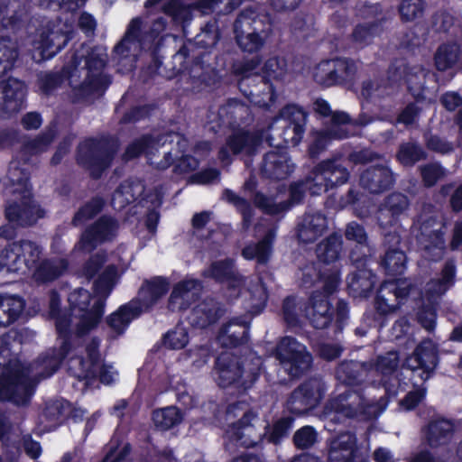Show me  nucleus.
Listing matches in <instances>:
<instances>
[{
    "label": "nucleus",
    "instance_id": "9",
    "mask_svg": "<svg viewBox=\"0 0 462 462\" xmlns=\"http://www.w3.org/2000/svg\"><path fill=\"white\" fill-rule=\"evenodd\" d=\"M56 329L61 344L59 351L52 350L51 354L40 356L33 364L25 365L23 363V372L19 374L27 375L35 369H41L35 375H52L58 371L63 358L69 353L71 349L70 338L72 330L69 329V319L65 315L57 319Z\"/></svg>",
    "mask_w": 462,
    "mask_h": 462
},
{
    "label": "nucleus",
    "instance_id": "29",
    "mask_svg": "<svg viewBox=\"0 0 462 462\" xmlns=\"http://www.w3.org/2000/svg\"><path fill=\"white\" fill-rule=\"evenodd\" d=\"M437 354L430 340L421 342L411 356H408L402 365L411 372L421 370V374L433 372L437 365Z\"/></svg>",
    "mask_w": 462,
    "mask_h": 462
},
{
    "label": "nucleus",
    "instance_id": "64",
    "mask_svg": "<svg viewBox=\"0 0 462 462\" xmlns=\"http://www.w3.org/2000/svg\"><path fill=\"white\" fill-rule=\"evenodd\" d=\"M15 246H17L16 242L8 245L0 252V271L3 269L11 273L23 271L22 258Z\"/></svg>",
    "mask_w": 462,
    "mask_h": 462
},
{
    "label": "nucleus",
    "instance_id": "7",
    "mask_svg": "<svg viewBox=\"0 0 462 462\" xmlns=\"http://www.w3.org/2000/svg\"><path fill=\"white\" fill-rule=\"evenodd\" d=\"M261 63V57L255 55L250 59L236 62L232 67V71L235 76L239 78L238 88L243 94L260 106L269 109L271 106L264 100L255 99L263 87L268 90L267 94L270 95V101L273 102L274 97L272 85L256 71Z\"/></svg>",
    "mask_w": 462,
    "mask_h": 462
},
{
    "label": "nucleus",
    "instance_id": "10",
    "mask_svg": "<svg viewBox=\"0 0 462 462\" xmlns=\"http://www.w3.org/2000/svg\"><path fill=\"white\" fill-rule=\"evenodd\" d=\"M288 397L285 408L296 416L307 414L316 408L327 393L328 386L324 377H306Z\"/></svg>",
    "mask_w": 462,
    "mask_h": 462
},
{
    "label": "nucleus",
    "instance_id": "3",
    "mask_svg": "<svg viewBox=\"0 0 462 462\" xmlns=\"http://www.w3.org/2000/svg\"><path fill=\"white\" fill-rule=\"evenodd\" d=\"M118 279L117 267L110 264L106 267L94 282V296L85 289L79 288L69 293L71 317L77 319L75 323L78 336H83L94 328L100 321L106 300L111 293Z\"/></svg>",
    "mask_w": 462,
    "mask_h": 462
},
{
    "label": "nucleus",
    "instance_id": "61",
    "mask_svg": "<svg viewBox=\"0 0 462 462\" xmlns=\"http://www.w3.org/2000/svg\"><path fill=\"white\" fill-rule=\"evenodd\" d=\"M459 53V47L457 44L440 45L434 55L436 69L439 71L451 69L457 62Z\"/></svg>",
    "mask_w": 462,
    "mask_h": 462
},
{
    "label": "nucleus",
    "instance_id": "53",
    "mask_svg": "<svg viewBox=\"0 0 462 462\" xmlns=\"http://www.w3.org/2000/svg\"><path fill=\"white\" fill-rule=\"evenodd\" d=\"M23 365L12 356L8 336L0 337V375H20Z\"/></svg>",
    "mask_w": 462,
    "mask_h": 462
},
{
    "label": "nucleus",
    "instance_id": "47",
    "mask_svg": "<svg viewBox=\"0 0 462 462\" xmlns=\"http://www.w3.org/2000/svg\"><path fill=\"white\" fill-rule=\"evenodd\" d=\"M68 266L64 259H46L42 261L33 273L34 280L39 283H46L56 280Z\"/></svg>",
    "mask_w": 462,
    "mask_h": 462
},
{
    "label": "nucleus",
    "instance_id": "5",
    "mask_svg": "<svg viewBox=\"0 0 462 462\" xmlns=\"http://www.w3.org/2000/svg\"><path fill=\"white\" fill-rule=\"evenodd\" d=\"M349 176L350 172L344 165L342 156L337 155L318 163L303 181L310 194L317 196L346 183Z\"/></svg>",
    "mask_w": 462,
    "mask_h": 462
},
{
    "label": "nucleus",
    "instance_id": "36",
    "mask_svg": "<svg viewBox=\"0 0 462 462\" xmlns=\"http://www.w3.org/2000/svg\"><path fill=\"white\" fill-rule=\"evenodd\" d=\"M310 310L306 316L315 328L324 329L332 320L333 312L327 297L318 291H313L310 298Z\"/></svg>",
    "mask_w": 462,
    "mask_h": 462
},
{
    "label": "nucleus",
    "instance_id": "25",
    "mask_svg": "<svg viewBox=\"0 0 462 462\" xmlns=\"http://www.w3.org/2000/svg\"><path fill=\"white\" fill-rule=\"evenodd\" d=\"M69 401L64 398L44 401L39 413V421L48 432L56 430L67 422Z\"/></svg>",
    "mask_w": 462,
    "mask_h": 462
},
{
    "label": "nucleus",
    "instance_id": "21",
    "mask_svg": "<svg viewBox=\"0 0 462 462\" xmlns=\"http://www.w3.org/2000/svg\"><path fill=\"white\" fill-rule=\"evenodd\" d=\"M328 228V217L321 210H307L299 219L295 235L300 243L312 244Z\"/></svg>",
    "mask_w": 462,
    "mask_h": 462
},
{
    "label": "nucleus",
    "instance_id": "58",
    "mask_svg": "<svg viewBox=\"0 0 462 462\" xmlns=\"http://www.w3.org/2000/svg\"><path fill=\"white\" fill-rule=\"evenodd\" d=\"M220 37L219 27L217 19H211L202 28L201 32L196 35L194 40H189L194 45V53L199 52V48L208 49L214 47Z\"/></svg>",
    "mask_w": 462,
    "mask_h": 462
},
{
    "label": "nucleus",
    "instance_id": "59",
    "mask_svg": "<svg viewBox=\"0 0 462 462\" xmlns=\"http://www.w3.org/2000/svg\"><path fill=\"white\" fill-rule=\"evenodd\" d=\"M222 198L228 203L232 204L236 210L242 215V226L244 230H247L251 226L254 210L249 202L245 198L240 197L229 189H224Z\"/></svg>",
    "mask_w": 462,
    "mask_h": 462
},
{
    "label": "nucleus",
    "instance_id": "63",
    "mask_svg": "<svg viewBox=\"0 0 462 462\" xmlns=\"http://www.w3.org/2000/svg\"><path fill=\"white\" fill-rule=\"evenodd\" d=\"M17 243V250L23 262V269L31 270L37 266L42 250L35 243L29 240H21Z\"/></svg>",
    "mask_w": 462,
    "mask_h": 462
},
{
    "label": "nucleus",
    "instance_id": "43",
    "mask_svg": "<svg viewBox=\"0 0 462 462\" xmlns=\"http://www.w3.org/2000/svg\"><path fill=\"white\" fill-rule=\"evenodd\" d=\"M24 300L18 295L0 294V327H8L23 312Z\"/></svg>",
    "mask_w": 462,
    "mask_h": 462
},
{
    "label": "nucleus",
    "instance_id": "4",
    "mask_svg": "<svg viewBox=\"0 0 462 462\" xmlns=\"http://www.w3.org/2000/svg\"><path fill=\"white\" fill-rule=\"evenodd\" d=\"M235 40L243 52L257 54L272 33L271 20L258 5L243 8L233 23Z\"/></svg>",
    "mask_w": 462,
    "mask_h": 462
},
{
    "label": "nucleus",
    "instance_id": "52",
    "mask_svg": "<svg viewBox=\"0 0 462 462\" xmlns=\"http://www.w3.org/2000/svg\"><path fill=\"white\" fill-rule=\"evenodd\" d=\"M342 245V236L337 233H332L317 245V257L325 263H334L340 256Z\"/></svg>",
    "mask_w": 462,
    "mask_h": 462
},
{
    "label": "nucleus",
    "instance_id": "20",
    "mask_svg": "<svg viewBox=\"0 0 462 462\" xmlns=\"http://www.w3.org/2000/svg\"><path fill=\"white\" fill-rule=\"evenodd\" d=\"M409 198L398 191H394L383 198L379 204L375 218L381 228H386L396 225L402 216H404L410 208Z\"/></svg>",
    "mask_w": 462,
    "mask_h": 462
},
{
    "label": "nucleus",
    "instance_id": "30",
    "mask_svg": "<svg viewBox=\"0 0 462 462\" xmlns=\"http://www.w3.org/2000/svg\"><path fill=\"white\" fill-rule=\"evenodd\" d=\"M205 277L212 278L220 282H226L230 289L239 293L244 285V278L238 273L230 259L213 262L210 266L203 271Z\"/></svg>",
    "mask_w": 462,
    "mask_h": 462
},
{
    "label": "nucleus",
    "instance_id": "18",
    "mask_svg": "<svg viewBox=\"0 0 462 462\" xmlns=\"http://www.w3.org/2000/svg\"><path fill=\"white\" fill-rule=\"evenodd\" d=\"M118 228L119 223L116 218L104 215L82 232L75 248L90 253L99 245L112 241L116 236Z\"/></svg>",
    "mask_w": 462,
    "mask_h": 462
},
{
    "label": "nucleus",
    "instance_id": "50",
    "mask_svg": "<svg viewBox=\"0 0 462 462\" xmlns=\"http://www.w3.org/2000/svg\"><path fill=\"white\" fill-rule=\"evenodd\" d=\"M163 13L171 18V21L180 25L185 33L186 25L192 19V5L185 0H169L162 7Z\"/></svg>",
    "mask_w": 462,
    "mask_h": 462
},
{
    "label": "nucleus",
    "instance_id": "41",
    "mask_svg": "<svg viewBox=\"0 0 462 462\" xmlns=\"http://www.w3.org/2000/svg\"><path fill=\"white\" fill-rule=\"evenodd\" d=\"M142 313L139 301H130L111 314L107 319V325L116 334L121 335L129 323Z\"/></svg>",
    "mask_w": 462,
    "mask_h": 462
},
{
    "label": "nucleus",
    "instance_id": "19",
    "mask_svg": "<svg viewBox=\"0 0 462 462\" xmlns=\"http://www.w3.org/2000/svg\"><path fill=\"white\" fill-rule=\"evenodd\" d=\"M413 285L407 279H396L381 284L375 298V309L386 315L395 311L411 293Z\"/></svg>",
    "mask_w": 462,
    "mask_h": 462
},
{
    "label": "nucleus",
    "instance_id": "60",
    "mask_svg": "<svg viewBox=\"0 0 462 462\" xmlns=\"http://www.w3.org/2000/svg\"><path fill=\"white\" fill-rule=\"evenodd\" d=\"M254 205L264 214L277 216L289 210V204L276 201L274 196H268L261 191H255L252 197Z\"/></svg>",
    "mask_w": 462,
    "mask_h": 462
},
{
    "label": "nucleus",
    "instance_id": "1",
    "mask_svg": "<svg viewBox=\"0 0 462 462\" xmlns=\"http://www.w3.org/2000/svg\"><path fill=\"white\" fill-rule=\"evenodd\" d=\"M107 60L105 47L83 43L74 51L69 63L61 70L40 72L37 86L43 95L49 96L68 79L72 88L73 102L92 104L104 95L111 83L104 73Z\"/></svg>",
    "mask_w": 462,
    "mask_h": 462
},
{
    "label": "nucleus",
    "instance_id": "56",
    "mask_svg": "<svg viewBox=\"0 0 462 462\" xmlns=\"http://www.w3.org/2000/svg\"><path fill=\"white\" fill-rule=\"evenodd\" d=\"M55 138L56 131L54 128L50 127L34 138L23 142L21 152L24 156L39 155L48 151Z\"/></svg>",
    "mask_w": 462,
    "mask_h": 462
},
{
    "label": "nucleus",
    "instance_id": "45",
    "mask_svg": "<svg viewBox=\"0 0 462 462\" xmlns=\"http://www.w3.org/2000/svg\"><path fill=\"white\" fill-rule=\"evenodd\" d=\"M47 377H21L15 379L11 403L18 407H26L31 403L38 383Z\"/></svg>",
    "mask_w": 462,
    "mask_h": 462
},
{
    "label": "nucleus",
    "instance_id": "15",
    "mask_svg": "<svg viewBox=\"0 0 462 462\" xmlns=\"http://www.w3.org/2000/svg\"><path fill=\"white\" fill-rule=\"evenodd\" d=\"M358 71L356 62L349 58H336L321 61L315 69L317 83L331 87L351 82Z\"/></svg>",
    "mask_w": 462,
    "mask_h": 462
},
{
    "label": "nucleus",
    "instance_id": "38",
    "mask_svg": "<svg viewBox=\"0 0 462 462\" xmlns=\"http://www.w3.org/2000/svg\"><path fill=\"white\" fill-rule=\"evenodd\" d=\"M455 430L454 423L444 418L429 422L425 430V440L429 447L437 448L451 440Z\"/></svg>",
    "mask_w": 462,
    "mask_h": 462
},
{
    "label": "nucleus",
    "instance_id": "37",
    "mask_svg": "<svg viewBox=\"0 0 462 462\" xmlns=\"http://www.w3.org/2000/svg\"><path fill=\"white\" fill-rule=\"evenodd\" d=\"M456 278V264L453 260L446 261L440 278L433 279L427 283L426 296L430 303L434 304L439 298L454 285Z\"/></svg>",
    "mask_w": 462,
    "mask_h": 462
},
{
    "label": "nucleus",
    "instance_id": "49",
    "mask_svg": "<svg viewBox=\"0 0 462 462\" xmlns=\"http://www.w3.org/2000/svg\"><path fill=\"white\" fill-rule=\"evenodd\" d=\"M382 22V19H377L356 24L351 33L352 42L360 48L372 43L383 31Z\"/></svg>",
    "mask_w": 462,
    "mask_h": 462
},
{
    "label": "nucleus",
    "instance_id": "16",
    "mask_svg": "<svg viewBox=\"0 0 462 462\" xmlns=\"http://www.w3.org/2000/svg\"><path fill=\"white\" fill-rule=\"evenodd\" d=\"M336 378L342 379V377ZM358 378L343 377L341 383L346 386L345 391L330 399L328 402L330 410L336 414L346 419L356 417V411L365 396V389Z\"/></svg>",
    "mask_w": 462,
    "mask_h": 462
},
{
    "label": "nucleus",
    "instance_id": "14",
    "mask_svg": "<svg viewBox=\"0 0 462 462\" xmlns=\"http://www.w3.org/2000/svg\"><path fill=\"white\" fill-rule=\"evenodd\" d=\"M262 143V136L257 132L237 129L226 138L225 144L219 149L218 159L227 166L233 156H254Z\"/></svg>",
    "mask_w": 462,
    "mask_h": 462
},
{
    "label": "nucleus",
    "instance_id": "28",
    "mask_svg": "<svg viewBox=\"0 0 462 462\" xmlns=\"http://www.w3.org/2000/svg\"><path fill=\"white\" fill-rule=\"evenodd\" d=\"M225 313L222 305L212 298H207L191 310L189 323L198 328H205L216 323Z\"/></svg>",
    "mask_w": 462,
    "mask_h": 462
},
{
    "label": "nucleus",
    "instance_id": "17",
    "mask_svg": "<svg viewBox=\"0 0 462 462\" xmlns=\"http://www.w3.org/2000/svg\"><path fill=\"white\" fill-rule=\"evenodd\" d=\"M368 452L358 444L356 433L345 431L330 441L328 462H369Z\"/></svg>",
    "mask_w": 462,
    "mask_h": 462
},
{
    "label": "nucleus",
    "instance_id": "55",
    "mask_svg": "<svg viewBox=\"0 0 462 462\" xmlns=\"http://www.w3.org/2000/svg\"><path fill=\"white\" fill-rule=\"evenodd\" d=\"M194 45L190 41H187L180 50L168 60L163 68L166 77H173L180 73H184L185 64L189 59L195 57Z\"/></svg>",
    "mask_w": 462,
    "mask_h": 462
},
{
    "label": "nucleus",
    "instance_id": "23",
    "mask_svg": "<svg viewBox=\"0 0 462 462\" xmlns=\"http://www.w3.org/2000/svg\"><path fill=\"white\" fill-rule=\"evenodd\" d=\"M26 94L24 83L14 78L0 82V116L17 113L23 106Z\"/></svg>",
    "mask_w": 462,
    "mask_h": 462
},
{
    "label": "nucleus",
    "instance_id": "39",
    "mask_svg": "<svg viewBox=\"0 0 462 462\" xmlns=\"http://www.w3.org/2000/svg\"><path fill=\"white\" fill-rule=\"evenodd\" d=\"M143 191L144 186L140 180H125L113 193L111 205L115 209L121 210L134 202Z\"/></svg>",
    "mask_w": 462,
    "mask_h": 462
},
{
    "label": "nucleus",
    "instance_id": "31",
    "mask_svg": "<svg viewBox=\"0 0 462 462\" xmlns=\"http://www.w3.org/2000/svg\"><path fill=\"white\" fill-rule=\"evenodd\" d=\"M217 340L225 348L245 344L248 340V323L237 318L229 320L219 328Z\"/></svg>",
    "mask_w": 462,
    "mask_h": 462
},
{
    "label": "nucleus",
    "instance_id": "24",
    "mask_svg": "<svg viewBox=\"0 0 462 462\" xmlns=\"http://www.w3.org/2000/svg\"><path fill=\"white\" fill-rule=\"evenodd\" d=\"M70 28L65 23H49L40 36V44L48 57L62 50L70 39Z\"/></svg>",
    "mask_w": 462,
    "mask_h": 462
},
{
    "label": "nucleus",
    "instance_id": "48",
    "mask_svg": "<svg viewBox=\"0 0 462 462\" xmlns=\"http://www.w3.org/2000/svg\"><path fill=\"white\" fill-rule=\"evenodd\" d=\"M295 418L291 416H283L273 421V424H267L264 427V432L260 436V441L266 440L268 443L278 445L288 437Z\"/></svg>",
    "mask_w": 462,
    "mask_h": 462
},
{
    "label": "nucleus",
    "instance_id": "8",
    "mask_svg": "<svg viewBox=\"0 0 462 462\" xmlns=\"http://www.w3.org/2000/svg\"><path fill=\"white\" fill-rule=\"evenodd\" d=\"M306 121V112L296 105H287L281 109L269 126L274 134L282 139V143H278L276 146H296L303 137Z\"/></svg>",
    "mask_w": 462,
    "mask_h": 462
},
{
    "label": "nucleus",
    "instance_id": "12",
    "mask_svg": "<svg viewBox=\"0 0 462 462\" xmlns=\"http://www.w3.org/2000/svg\"><path fill=\"white\" fill-rule=\"evenodd\" d=\"M6 196L5 216L8 222L25 227L43 217L44 210L33 199L31 189L23 188L21 193Z\"/></svg>",
    "mask_w": 462,
    "mask_h": 462
},
{
    "label": "nucleus",
    "instance_id": "35",
    "mask_svg": "<svg viewBox=\"0 0 462 462\" xmlns=\"http://www.w3.org/2000/svg\"><path fill=\"white\" fill-rule=\"evenodd\" d=\"M276 237V227L269 228L257 243H251L242 250V255L247 260H256L260 265H266L273 254V245Z\"/></svg>",
    "mask_w": 462,
    "mask_h": 462
},
{
    "label": "nucleus",
    "instance_id": "2",
    "mask_svg": "<svg viewBox=\"0 0 462 462\" xmlns=\"http://www.w3.org/2000/svg\"><path fill=\"white\" fill-rule=\"evenodd\" d=\"M166 21L160 17L152 22L142 17L131 20L125 35L115 46L113 54L117 62L124 60L133 67L137 56L143 51L148 53L151 64L148 69L152 74H162V62L159 50L162 42L161 33L165 30Z\"/></svg>",
    "mask_w": 462,
    "mask_h": 462
},
{
    "label": "nucleus",
    "instance_id": "51",
    "mask_svg": "<svg viewBox=\"0 0 462 462\" xmlns=\"http://www.w3.org/2000/svg\"><path fill=\"white\" fill-rule=\"evenodd\" d=\"M256 416L252 410H247L238 420L233 422L227 430L230 439L247 448L256 447L257 441L244 439V430L252 426V421Z\"/></svg>",
    "mask_w": 462,
    "mask_h": 462
},
{
    "label": "nucleus",
    "instance_id": "27",
    "mask_svg": "<svg viewBox=\"0 0 462 462\" xmlns=\"http://www.w3.org/2000/svg\"><path fill=\"white\" fill-rule=\"evenodd\" d=\"M203 52H198L192 59V63L184 72L186 83L194 92H200L215 83V73L209 65L202 61Z\"/></svg>",
    "mask_w": 462,
    "mask_h": 462
},
{
    "label": "nucleus",
    "instance_id": "26",
    "mask_svg": "<svg viewBox=\"0 0 462 462\" xmlns=\"http://www.w3.org/2000/svg\"><path fill=\"white\" fill-rule=\"evenodd\" d=\"M293 169L294 166L286 152L272 151L264 154L260 171L266 179L280 180L288 178Z\"/></svg>",
    "mask_w": 462,
    "mask_h": 462
},
{
    "label": "nucleus",
    "instance_id": "62",
    "mask_svg": "<svg viewBox=\"0 0 462 462\" xmlns=\"http://www.w3.org/2000/svg\"><path fill=\"white\" fill-rule=\"evenodd\" d=\"M152 420L157 428L168 430L181 422L182 413L177 407L170 406L154 411Z\"/></svg>",
    "mask_w": 462,
    "mask_h": 462
},
{
    "label": "nucleus",
    "instance_id": "32",
    "mask_svg": "<svg viewBox=\"0 0 462 462\" xmlns=\"http://www.w3.org/2000/svg\"><path fill=\"white\" fill-rule=\"evenodd\" d=\"M437 75L420 66H412L406 75L408 89L416 98H424L425 94L436 88Z\"/></svg>",
    "mask_w": 462,
    "mask_h": 462
},
{
    "label": "nucleus",
    "instance_id": "6",
    "mask_svg": "<svg viewBox=\"0 0 462 462\" xmlns=\"http://www.w3.org/2000/svg\"><path fill=\"white\" fill-rule=\"evenodd\" d=\"M118 149L119 144L116 139H88L79 144L77 162L89 170L93 178L97 179L110 166Z\"/></svg>",
    "mask_w": 462,
    "mask_h": 462
},
{
    "label": "nucleus",
    "instance_id": "46",
    "mask_svg": "<svg viewBox=\"0 0 462 462\" xmlns=\"http://www.w3.org/2000/svg\"><path fill=\"white\" fill-rule=\"evenodd\" d=\"M428 153L422 145L415 140H409L399 145L396 152L397 161L404 167H412L420 161H425Z\"/></svg>",
    "mask_w": 462,
    "mask_h": 462
},
{
    "label": "nucleus",
    "instance_id": "13",
    "mask_svg": "<svg viewBox=\"0 0 462 462\" xmlns=\"http://www.w3.org/2000/svg\"><path fill=\"white\" fill-rule=\"evenodd\" d=\"M275 358L289 375H300L312 370V356L307 347L291 337L280 340L274 351Z\"/></svg>",
    "mask_w": 462,
    "mask_h": 462
},
{
    "label": "nucleus",
    "instance_id": "34",
    "mask_svg": "<svg viewBox=\"0 0 462 462\" xmlns=\"http://www.w3.org/2000/svg\"><path fill=\"white\" fill-rule=\"evenodd\" d=\"M170 284L165 278L153 277L145 280L139 289L138 297L133 301H139L142 312L150 310L169 291Z\"/></svg>",
    "mask_w": 462,
    "mask_h": 462
},
{
    "label": "nucleus",
    "instance_id": "57",
    "mask_svg": "<svg viewBox=\"0 0 462 462\" xmlns=\"http://www.w3.org/2000/svg\"><path fill=\"white\" fill-rule=\"evenodd\" d=\"M162 140L160 138L157 142L153 139V143L151 149L147 152L148 162L151 166L157 170H166L173 164L174 158L177 157V153L172 154V152L168 150L166 146V140L162 142L161 148H157L156 145Z\"/></svg>",
    "mask_w": 462,
    "mask_h": 462
},
{
    "label": "nucleus",
    "instance_id": "44",
    "mask_svg": "<svg viewBox=\"0 0 462 462\" xmlns=\"http://www.w3.org/2000/svg\"><path fill=\"white\" fill-rule=\"evenodd\" d=\"M219 116L231 126H239L251 120V111L248 106L236 100H228L218 110Z\"/></svg>",
    "mask_w": 462,
    "mask_h": 462
},
{
    "label": "nucleus",
    "instance_id": "54",
    "mask_svg": "<svg viewBox=\"0 0 462 462\" xmlns=\"http://www.w3.org/2000/svg\"><path fill=\"white\" fill-rule=\"evenodd\" d=\"M9 185L5 188V195L17 194L24 189H31L29 184V173L21 167V162L13 160L7 170Z\"/></svg>",
    "mask_w": 462,
    "mask_h": 462
},
{
    "label": "nucleus",
    "instance_id": "42",
    "mask_svg": "<svg viewBox=\"0 0 462 462\" xmlns=\"http://www.w3.org/2000/svg\"><path fill=\"white\" fill-rule=\"evenodd\" d=\"M393 88L385 80L381 73H374L365 79L361 83L360 96L371 101L375 98H383L392 94Z\"/></svg>",
    "mask_w": 462,
    "mask_h": 462
},
{
    "label": "nucleus",
    "instance_id": "33",
    "mask_svg": "<svg viewBox=\"0 0 462 462\" xmlns=\"http://www.w3.org/2000/svg\"><path fill=\"white\" fill-rule=\"evenodd\" d=\"M201 289L197 280H186L177 283L169 298L168 308L171 311L186 310L196 300Z\"/></svg>",
    "mask_w": 462,
    "mask_h": 462
},
{
    "label": "nucleus",
    "instance_id": "40",
    "mask_svg": "<svg viewBox=\"0 0 462 462\" xmlns=\"http://www.w3.org/2000/svg\"><path fill=\"white\" fill-rule=\"evenodd\" d=\"M374 284L375 275L367 268H356L348 277L349 293L355 298L368 297Z\"/></svg>",
    "mask_w": 462,
    "mask_h": 462
},
{
    "label": "nucleus",
    "instance_id": "22",
    "mask_svg": "<svg viewBox=\"0 0 462 462\" xmlns=\"http://www.w3.org/2000/svg\"><path fill=\"white\" fill-rule=\"evenodd\" d=\"M359 182L363 189L377 195L391 189L394 186L395 177L389 166L376 164L362 171Z\"/></svg>",
    "mask_w": 462,
    "mask_h": 462
},
{
    "label": "nucleus",
    "instance_id": "11",
    "mask_svg": "<svg viewBox=\"0 0 462 462\" xmlns=\"http://www.w3.org/2000/svg\"><path fill=\"white\" fill-rule=\"evenodd\" d=\"M443 225L433 216H420L418 220L416 241L421 255L437 262L443 258L446 245L441 231Z\"/></svg>",
    "mask_w": 462,
    "mask_h": 462
}]
</instances>
